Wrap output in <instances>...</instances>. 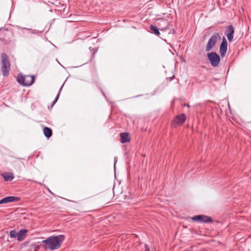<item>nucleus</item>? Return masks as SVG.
<instances>
[{"label": "nucleus", "mask_w": 251, "mask_h": 251, "mask_svg": "<svg viewBox=\"0 0 251 251\" xmlns=\"http://www.w3.org/2000/svg\"><path fill=\"white\" fill-rule=\"evenodd\" d=\"M65 239L63 235L51 236L43 241L45 244V248L51 250H55L59 248Z\"/></svg>", "instance_id": "1"}, {"label": "nucleus", "mask_w": 251, "mask_h": 251, "mask_svg": "<svg viewBox=\"0 0 251 251\" xmlns=\"http://www.w3.org/2000/svg\"><path fill=\"white\" fill-rule=\"evenodd\" d=\"M1 70L4 76H7L10 70L9 59L7 55L4 53L1 54Z\"/></svg>", "instance_id": "2"}, {"label": "nucleus", "mask_w": 251, "mask_h": 251, "mask_svg": "<svg viewBox=\"0 0 251 251\" xmlns=\"http://www.w3.org/2000/svg\"><path fill=\"white\" fill-rule=\"evenodd\" d=\"M17 80L22 85L28 86L33 83L34 76L33 75H24L22 74H19L17 76Z\"/></svg>", "instance_id": "3"}, {"label": "nucleus", "mask_w": 251, "mask_h": 251, "mask_svg": "<svg viewBox=\"0 0 251 251\" xmlns=\"http://www.w3.org/2000/svg\"><path fill=\"white\" fill-rule=\"evenodd\" d=\"M221 39V36L218 33H215L213 35L209 40L205 50L206 51H210L215 46L218 40Z\"/></svg>", "instance_id": "4"}, {"label": "nucleus", "mask_w": 251, "mask_h": 251, "mask_svg": "<svg viewBox=\"0 0 251 251\" xmlns=\"http://www.w3.org/2000/svg\"><path fill=\"white\" fill-rule=\"evenodd\" d=\"M208 59L213 67L217 66L220 62V58L218 54L215 52H212L207 54Z\"/></svg>", "instance_id": "5"}, {"label": "nucleus", "mask_w": 251, "mask_h": 251, "mask_svg": "<svg viewBox=\"0 0 251 251\" xmlns=\"http://www.w3.org/2000/svg\"><path fill=\"white\" fill-rule=\"evenodd\" d=\"M186 120V116L184 114H182L177 116L174 118L172 122V125L175 126L176 125H182Z\"/></svg>", "instance_id": "6"}, {"label": "nucleus", "mask_w": 251, "mask_h": 251, "mask_svg": "<svg viewBox=\"0 0 251 251\" xmlns=\"http://www.w3.org/2000/svg\"><path fill=\"white\" fill-rule=\"evenodd\" d=\"M193 221L209 223L212 222L210 217L205 215H197L192 218Z\"/></svg>", "instance_id": "7"}, {"label": "nucleus", "mask_w": 251, "mask_h": 251, "mask_svg": "<svg viewBox=\"0 0 251 251\" xmlns=\"http://www.w3.org/2000/svg\"><path fill=\"white\" fill-rule=\"evenodd\" d=\"M20 200L19 197L9 196L5 197L0 201V204H5L9 202L18 201Z\"/></svg>", "instance_id": "8"}, {"label": "nucleus", "mask_w": 251, "mask_h": 251, "mask_svg": "<svg viewBox=\"0 0 251 251\" xmlns=\"http://www.w3.org/2000/svg\"><path fill=\"white\" fill-rule=\"evenodd\" d=\"M227 42L225 38H224L220 47V52L222 57L225 55L227 50Z\"/></svg>", "instance_id": "9"}, {"label": "nucleus", "mask_w": 251, "mask_h": 251, "mask_svg": "<svg viewBox=\"0 0 251 251\" xmlns=\"http://www.w3.org/2000/svg\"><path fill=\"white\" fill-rule=\"evenodd\" d=\"M234 28L232 25H229L226 31V35L229 41H231L233 38Z\"/></svg>", "instance_id": "10"}, {"label": "nucleus", "mask_w": 251, "mask_h": 251, "mask_svg": "<svg viewBox=\"0 0 251 251\" xmlns=\"http://www.w3.org/2000/svg\"><path fill=\"white\" fill-rule=\"evenodd\" d=\"M158 21H160V23H158V26L161 30H166L168 28V22L167 20L159 19Z\"/></svg>", "instance_id": "11"}, {"label": "nucleus", "mask_w": 251, "mask_h": 251, "mask_svg": "<svg viewBox=\"0 0 251 251\" xmlns=\"http://www.w3.org/2000/svg\"><path fill=\"white\" fill-rule=\"evenodd\" d=\"M28 230L27 229H23L20 230L18 232L17 240L19 241H23L25 239V235L27 233Z\"/></svg>", "instance_id": "12"}, {"label": "nucleus", "mask_w": 251, "mask_h": 251, "mask_svg": "<svg viewBox=\"0 0 251 251\" xmlns=\"http://www.w3.org/2000/svg\"><path fill=\"white\" fill-rule=\"evenodd\" d=\"M120 141L122 143H125L129 142L130 138L128 133L124 132L120 134Z\"/></svg>", "instance_id": "13"}, {"label": "nucleus", "mask_w": 251, "mask_h": 251, "mask_svg": "<svg viewBox=\"0 0 251 251\" xmlns=\"http://www.w3.org/2000/svg\"><path fill=\"white\" fill-rule=\"evenodd\" d=\"M2 176L5 181H10L14 178V175L11 173H4Z\"/></svg>", "instance_id": "14"}, {"label": "nucleus", "mask_w": 251, "mask_h": 251, "mask_svg": "<svg viewBox=\"0 0 251 251\" xmlns=\"http://www.w3.org/2000/svg\"><path fill=\"white\" fill-rule=\"evenodd\" d=\"M43 132L45 136L47 138H50L52 135V130L48 127H45L43 128Z\"/></svg>", "instance_id": "15"}, {"label": "nucleus", "mask_w": 251, "mask_h": 251, "mask_svg": "<svg viewBox=\"0 0 251 251\" xmlns=\"http://www.w3.org/2000/svg\"><path fill=\"white\" fill-rule=\"evenodd\" d=\"M150 29L152 31V32H153V33L155 34L156 35L159 36L160 35V32L158 30V29L154 25H151Z\"/></svg>", "instance_id": "16"}, {"label": "nucleus", "mask_w": 251, "mask_h": 251, "mask_svg": "<svg viewBox=\"0 0 251 251\" xmlns=\"http://www.w3.org/2000/svg\"><path fill=\"white\" fill-rule=\"evenodd\" d=\"M10 236L11 238H15L18 237V232H17L15 230H11L10 231Z\"/></svg>", "instance_id": "17"}, {"label": "nucleus", "mask_w": 251, "mask_h": 251, "mask_svg": "<svg viewBox=\"0 0 251 251\" xmlns=\"http://www.w3.org/2000/svg\"><path fill=\"white\" fill-rule=\"evenodd\" d=\"M60 91H61V89H60ZM60 91H59V92L58 93L56 98L55 99V100L53 101L52 102V104L54 105L55 102L57 101L58 100V99L59 98V95H60Z\"/></svg>", "instance_id": "18"}, {"label": "nucleus", "mask_w": 251, "mask_h": 251, "mask_svg": "<svg viewBox=\"0 0 251 251\" xmlns=\"http://www.w3.org/2000/svg\"><path fill=\"white\" fill-rule=\"evenodd\" d=\"M184 106H187V107H189V104H185L184 105Z\"/></svg>", "instance_id": "19"}, {"label": "nucleus", "mask_w": 251, "mask_h": 251, "mask_svg": "<svg viewBox=\"0 0 251 251\" xmlns=\"http://www.w3.org/2000/svg\"><path fill=\"white\" fill-rule=\"evenodd\" d=\"M146 251H150L149 249H147Z\"/></svg>", "instance_id": "20"}]
</instances>
